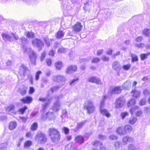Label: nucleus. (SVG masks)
Returning a JSON list of instances; mask_svg holds the SVG:
<instances>
[{
    "label": "nucleus",
    "instance_id": "4468645a",
    "mask_svg": "<svg viewBox=\"0 0 150 150\" xmlns=\"http://www.w3.org/2000/svg\"><path fill=\"white\" fill-rule=\"evenodd\" d=\"M122 89L120 86L110 87L109 92L111 94L120 93Z\"/></svg>",
    "mask_w": 150,
    "mask_h": 150
},
{
    "label": "nucleus",
    "instance_id": "603ef678",
    "mask_svg": "<svg viewBox=\"0 0 150 150\" xmlns=\"http://www.w3.org/2000/svg\"><path fill=\"white\" fill-rule=\"evenodd\" d=\"M139 108L138 106H135L134 107L132 108L130 110V112L132 115L133 113V112L138 110Z\"/></svg>",
    "mask_w": 150,
    "mask_h": 150
},
{
    "label": "nucleus",
    "instance_id": "de8ad7c7",
    "mask_svg": "<svg viewBox=\"0 0 150 150\" xmlns=\"http://www.w3.org/2000/svg\"><path fill=\"white\" fill-rule=\"evenodd\" d=\"M27 107L26 106H25L23 108H21L19 110V112L22 114H23L24 113L25 110L27 109Z\"/></svg>",
    "mask_w": 150,
    "mask_h": 150
},
{
    "label": "nucleus",
    "instance_id": "680f3d73",
    "mask_svg": "<svg viewBox=\"0 0 150 150\" xmlns=\"http://www.w3.org/2000/svg\"><path fill=\"white\" fill-rule=\"evenodd\" d=\"M46 63L48 66H50L52 64L51 60L50 59H47L46 60Z\"/></svg>",
    "mask_w": 150,
    "mask_h": 150
},
{
    "label": "nucleus",
    "instance_id": "b1692460",
    "mask_svg": "<svg viewBox=\"0 0 150 150\" xmlns=\"http://www.w3.org/2000/svg\"><path fill=\"white\" fill-rule=\"evenodd\" d=\"M124 131L125 132V134L127 133L131 132L132 130V128L131 126L129 125H127L124 127Z\"/></svg>",
    "mask_w": 150,
    "mask_h": 150
},
{
    "label": "nucleus",
    "instance_id": "dca6fc26",
    "mask_svg": "<svg viewBox=\"0 0 150 150\" xmlns=\"http://www.w3.org/2000/svg\"><path fill=\"white\" fill-rule=\"evenodd\" d=\"M6 112L9 113L10 114H15L16 113V111L15 110V107L12 104L9 105L8 106L6 109Z\"/></svg>",
    "mask_w": 150,
    "mask_h": 150
},
{
    "label": "nucleus",
    "instance_id": "09e8293b",
    "mask_svg": "<svg viewBox=\"0 0 150 150\" xmlns=\"http://www.w3.org/2000/svg\"><path fill=\"white\" fill-rule=\"evenodd\" d=\"M66 49L64 48H61L58 49V52L59 54L64 53L66 52Z\"/></svg>",
    "mask_w": 150,
    "mask_h": 150
},
{
    "label": "nucleus",
    "instance_id": "13d9d810",
    "mask_svg": "<svg viewBox=\"0 0 150 150\" xmlns=\"http://www.w3.org/2000/svg\"><path fill=\"white\" fill-rule=\"evenodd\" d=\"M136 149L135 146L132 144L129 145L128 148V150H135Z\"/></svg>",
    "mask_w": 150,
    "mask_h": 150
},
{
    "label": "nucleus",
    "instance_id": "49530a36",
    "mask_svg": "<svg viewBox=\"0 0 150 150\" xmlns=\"http://www.w3.org/2000/svg\"><path fill=\"white\" fill-rule=\"evenodd\" d=\"M132 62L137 61L138 60L137 57L135 54H132Z\"/></svg>",
    "mask_w": 150,
    "mask_h": 150
},
{
    "label": "nucleus",
    "instance_id": "1a4fd4ad",
    "mask_svg": "<svg viewBox=\"0 0 150 150\" xmlns=\"http://www.w3.org/2000/svg\"><path fill=\"white\" fill-rule=\"evenodd\" d=\"M125 101L123 97H120L117 99L115 103V107L117 108H119L122 107Z\"/></svg>",
    "mask_w": 150,
    "mask_h": 150
},
{
    "label": "nucleus",
    "instance_id": "f704fd0d",
    "mask_svg": "<svg viewBox=\"0 0 150 150\" xmlns=\"http://www.w3.org/2000/svg\"><path fill=\"white\" fill-rule=\"evenodd\" d=\"M13 64L12 62L10 60H8L6 62V67H2L3 69H7L10 67Z\"/></svg>",
    "mask_w": 150,
    "mask_h": 150
},
{
    "label": "nucleus",
    "instance_id": "338daca9",
    "mask_svg": "<svg viewBox=\"0 0 150 150\" xmlns=\"http://www.w3.org/2000/svg\"><path fill=\"white\" fill-rule=\"evenodd\" d=\"M100 60V59L98 58H94L92 61V63H95L99 62Z\"/></svg>",
    "mask_w": 150,
    "mask_h": 150
},
{
    "label": "nucleus",
    "instance_id": "473e14b6",
    "mask_svg": "<svg viewBox=\"0 0 150 150\" xmlns=\"http://www.w3.org/2000/svg\"><path fill=\"white\" fill-rule=\"evenodd\" d=\"M64 33L62 31H58L56 34V35L58 38H61L63 37L64 35Z\"/></svg>",
    "mask_w": 150,
    "mask_h": 150
},
{
    "label": "nucleus",
    "instance_id": "ddd939ff",
    "mask_svg": "<svg viewBox=\"0 0 150 150\" xmlns=\"http://www.w3.org/2000/svg\"><path fill=\"white\" fill-rule=\"evenodd\" d=\"M88 81L90 82L95 83L98 84H100L102 83L100 80L99 78L95 76L88 77Z\"/></svg>",
    "mask_w": 150,
    "mask_h": 150
},
{
    "label": "nucleus",
    "instance_id": "e2e57ef3",
    "mask_svg": "<svg viewBox=\"0 0 150 150\" xmlns=\"http://www.w3.org/2000/svg\"><path fill=\"white\" fill-rule=\"evenodd\" d=\"M72 144L71 143H70L69 144H68L67 145L65 148V150H70L72 146Z\"/></svg>",
    "mask_w": 150,
    "mask_h": 150
},
{
    "label": "nucleus",
    "instance_id": "8fccbe9b",
    "mask_svg": "<svg viewBox=\"0 0 150 150\" xmlns=\"http://www.w3.org/2000/svg\"><path fill=\"white\" fill-rule=\"evenodd\" d=\"M92 144L93 145L96 146L102 145V143H101L97 140H95L92 143Z\"/></svg>",
    "mask_w": 150,
    "mask_h": 150
},
{
    "label": "nucleus",
    "instance_id": "aec40b11",
    "mask_svg": "<svg viewBox=\"0 0 150 150\" xmlns=\"http://www.w3.org/2000/svg\"><path fill=\"white\" fill-rule=\"evenodd\" d=\"M122 140L123 144L125 145H126L127 144V142H133L134 141V139L130 137H123Z\"/></svg>",
    "mask_w": 150,
    "mask_h": 150
},
{
    "label": "nucleus",
    "instance_id": "bf43d9fd",
    "mask_svg": "<svg viewBox=\"0 0 150 150\" xmlns=\"http://www.w3.org/2000/svg\"><path fill=\"white\" fill-rule=\"evenodd\" d=\"M144 112L147 114H149L150 113V108L145 107L144 108Z\"/></svg>",
    "mask_w": 150,
    "mask_h": 150
},
{
    "label": "nucleus",
    "instance_id": "bb28decb",
    "mask_svg": "<svg viewBox=\"0 0 150 150\" xmlns=\"http://www.w3.org/2000/svg\"><path fill=\"white\" fill-rule=\"evenodd\" d=\"M17 125V123L15 122H11L9 125V129L11 130H12L15 129Z\"/></svg>",
    "mask_w": 150,
    "mask_h": 150
},
{
    "label": "nucleus",
    "instance_id": "5701e85b",
    "mask_svg": "<svg viewBox=\"0 0 150 150\" xmlns=\"http://www.w3.org/2000/svg\"><path fill=\"white\" fill-rule=\"evenodd\" d=\"M76 142L80 144H82L84 142V139L83 137L81 136H78L76 137L75 139Z\"/></svg>",
    "mask_w": 150,
    "mask_h": 150
},
{
    "label": "nucleus",
    "instance_id": "cd10ccee",
    "mask_svg": "<svg viewBox=\"0 0 150 150\" xmlns=\"http://www.w3.org/2000/svg\"><path fill=\"white\" fill-rule=\"evenodd\" d=\"M131 84L130 81H127L123 84L122 87L125 89H128L131 86Z\"/></svg>",
    "mask_w": 150,
    "mask_h": 150
},
{
    "label": "nucleus",
    "instance_id": "c03bdc74",
    "mask_svg": "<svg viewBox=\"0 0 150 150\" xmlns=\"http://www.w3.org/2000/svg\"><path fill=\"white\" fill-rule=\"evenodd\" d=\"M32 142L29 140L26 141L24 144V146L25 147H28L31 145Z\"/></svg>",
    "mask_w": 150,
    "mask_h": 150
},
{
    "label": "nucleus",
    "instance_id": "6ab92c4d",
    "mask_svg": "<svg viewBox=\"0 0 150 150\" xmlns=\"http://www.w3.org/2000/svg\"><path fill=\"white\" fill-rule=\"evenodd\" d=\"M77 67L75 65L69 66L66 69V72L67 74H70L77 70Z\"/></svg>",
    "mask_w": 150,
    "mask_h": 150
},
{
    "label": "nucleus",
    "instance_id": "3c124183",
    "mask_svg": "<svg viewBox=\"0 0 150 150\" xmlns=\"http://www.w3.org/2000/svg\"><path fill=\"white\" fill-rule=\"evenodd\" d=\"M20 39L22 43L25 44L28 42V40L24 36L22 37Z\"/></svg>",
    "mask_w": 150,
    "mask_h": 150
},
{
    "label": "nucleus",
    "instance_id": "4be33fe9",
    "mask_svg": "<svg viewBox=\"0 0 150 150\" xmlns=\"http://www.w3.org/2000/svg\"><path fill=\"white\" fill-rule=\"evenodd\" d=\"M62 86H61V84H59L54 86L48 91V92L49 93H51L52 94L54 91L59 90Z\"/></svg>",
    "mask_w": 150,
    "mask_h": 150
},
{
    "label": "nucleus",
    "instance_id": "c9c22d12",
    "mask_svg": "<svg viewBox=\"0 0 150 150\" xmlns=\"http://www.w3.org/2000/svg\"><path fill=\"white\" fill-rule=\"evenodd\" d=\"M44 40L47 47H49L50 46L51 43L52 41V40L51 39H49V38L47 37L44 38Z\"/></svg>",
    "mask_w": 150,
    "mask_h": 150
},
{
    "label": "nucleus",
    "instance_id": "79ce46f5",
    "mask_svg": "<svg viewBox=\"0 0 150 150\" xmlns=\"http://www.w3.org/2000/svg\"><path fill=\"white\" fill-rule=\"evenodd\" d=\"M135 103V100L132 99L130 100L127 103V106L129 107L130 106L134 105Z\"/></svg>",
    "mask_w": 150,
    "mask_h": 150
},
{
    "label": "nucleus",
    "instance_id": "a19ab883",
    "mask_svg": "<svg viewBox=\"0 0 150 150\" xmlns=\"http://www.w3.org/2000/svg\"><path fill=\"white\" fill-rule=\"evenodd\" d=\"M78 80L79 78H75L72 79L69 82V85L71 86L74 85L77 83Z\"/></svg>",
    "mask_w": 150,
    "mask_h": 150
},
{
    "label": "nucleus",
    "instance_id": "f257e3e1",
    "mask_svg": "<svg viewBox=\"0 0 150 150\" xmlns=\"http://www.w3.org/2000/svg\"><path fill=\"white\" fill-rule=\"evenodd\" d=\"M48 133L50 137L52 142L55 143H57L60 140L61 135L58 130L54 128L49 129Z\"/></svg>",
    "mask_w": 150,
    "mask_h": 150
},
{
    "label": "nucleus",
    "instance_id": "e433bc0d",
    "mask_svg": "<svg viewBox=\"0 0 150 150\" xmlns=\"http://www.w3.org/2000/svg\"><path fill=\"white\" fill-rule=\"evenodd\" d=\"M26 37L29 38H34L35 37L34 34L32 32H27L26 34Z\"/></svg>",
    "mask_w": 150,
    "mask_h": 150
},
{
    "label": "nucleus",
    "instance_id": "4d7b16f0",
    "mask_svg": "<svg viewBox=\"0 0 150 150\" xmlns=\"http://www.w3.org/2000/svg\"><path fill=\"white\" fill-rule=\"evenodd\" d=\"M42 73V72L40 71H38L36 73L35 75V80H38L39 79L40 75Z\"/></svg>",
    "mask_w": 150,
    "mask_h": 150
},
{
    "label": "nucleus",
    "instance_id": "9b49d317",
    "mask_svg": "<svg viewBox=\"0 0 150 150\" xmlns=\"http://www.w3.org/2000/svg\"><path fill=\"white\" fill-rule=\"evenodd\" d=\"M51 98H49L48 97L45 98H39V101L42 102H45V104L42 105V110H44L48 105L51 103Z\"/></svg>",
    "mask_w": 150,
    "mask_h": 150
},
{
    "label": "nucleus",
    "instance_id": "20e7f679",
    "mask_svg": "<svg viewBox=\"0 0 150 150\" xmlns=\"http://www.w3.org/2000/svg\"><path fill=\"white\" fill-rule=\"evenodd\" d=\"M47 138L46 136L42 133H38L35 137V141L40 144H45Z\"/></svg>",
    "mask_w": 150,
    "mask_h": 150
},
{
    "label": "nucleus",
    "instance_id": "c756f323",
    "mask_svg": "<svg viewBox=\"0 0 150 150\" xmlns=\"http://www.w3.org/2000/svg\"><path fill=\"white\" fill-rule=\"evenodd\" d=\"M62 64L61 61H58L56 62L55 64V66L56 69L58 70H60L62 67Z\"/></svg>",
    "mask_w": 150,
    "mask_h": 150
},
{
    "label": "nucleus",
    "instance_id": "0eeeda50",
    "mask_svg": "<svg viewBox=\"0 0 150 150\" xmlns=\"http://www.w3.org/2000/svg\"><path fill=\"white\" fill-rule=\"evenodd\" d=\"M12 37L9 35H8L6 33H3L2 34V36L3 39L5 41H9L10 42H12L13 41L12 38L13 37L15 40H18V37L17 35H16L13 33L11 34Z\"/></svg>",
    "mask_w": 150,
    "mask_h": 150
},
{
    "label": "nucleus",
    "instance_id": "2f4dec72",
    "mask_svg": "<svg viewBox=\"0 0 150 150\" xmlns=\"http://www.w3.org/2000/svg\"><path fill=\"white\" fill-rule=\"evenodd\" d=\"M112 66L113 68L115 70H117L120 69V65L118 61L114 62L112 64Z\"/></svg>",
    "mask_w": 150,
    "mask_h": 150
},
{
    "label": "nucleus",
    "instance_id": "7c9ffc66",
    "mask_svg": "<svg viewBox=\"0 0 150 150\" xmlns=\"http://www.w3.org/2000/svg\"><path fill=\"white\" fill-rule=\"evenodd\" d=\"M132 93H133V97L135 98L138 97L140 95L139 91H136L135 89L132 90Z\"/></svg>",
    "mask_w": 150,
    "mask_h": 150
},
{
    "label": "nucleus",
    "instance_id": "0e129e2a",
    "mask_svg": "<svg viewBox=\"0 0 150 150\" xmlns=\"http://www.w3.org/2000/svg\"><path fill=\"white\" fill-rule=\"evenodd\" d=\"M142 113V111L141 110H137L136 112V115L137 116H140Z\"/></svg>",
    "mask_w": 150,
    "mask_h": 150
},
{
    "label": "nucleus",
    "instance_id": "2eb2a0df",
    "mask_svg": "<svg viewBox=\"0 0 150 150\" xmlns=\"http://www.w3.org/2000/svg\"><path fill=\"white\" fill-rule=\"evenodd\" d=\"M55 118L54 114L52 112H48L46 114V116L42 115L41 117V119L45 120L47 118L49 120H53Z\"/></svg>",
    "mask_w": 150,
    "mask_h": 150
},
{
    "label": "nucleus",
    "instance_id": "5fc2aeb1",
    "mask_svg": "<svg viewBox=\"0 0 150 150\" xmlns=\"http://www.w3.org/2000/svg\"><path fill=\"white\" fill-rule=\"evenodd\" d=\"M131 67V65L130 64L124 65L122 67V68L124 70H129Z\"/></svg>",
    "mask_w": 150,
    "mask_h": 150
},
{
    "label": "nucleus",
    "instance_id": "774afa93",
    "mask_svg": "<svg viewBox=\"0 0 150 150\" xmlns=\"http://www.w3.org/2000/svg\"><path fill=\"white\" fill-rule=\"evenodd\" d=\"M109 138L111 140H114L117 139V137L115 135H111L110 136Z\"/></svg>",
    "mask_w": 150,
    "mask_h": 150
},
{
    "label": "nucleus",
    "instance_id": "4c0bfd02",
    "mask_svg": "<svg viewBox=\"0 0 150 150\" xmlns=\"http://www.w3.org/2000/svg\"><path fill=\"white\" fill-rule=\"evenodd\" d=\"M150 53L147 54H142L140 55V57L142 60H144L147 58L148 56L150 55Z\"/></svg>",
    "mask_w": 150,
    "mask_h": 150
},
{
    "label": "nucleus",
    "instance_id": "393cba45",
    "mask_svg": "<svg viewBox=\"0 0 150 150\" xmlns=\"http://www.w3.org/2000/svg\"><path fill=\"white\" fill-rule=\"evenodd\" d=\"M117 133L120 135H124L125 134V132L124 128L122 127H118L116 130Z\"/></svg>",
    "mask_w": 150,
    "mask_h": 150
},
{
    "label": "nucleus",
    "instance_id": "39448f33",
    "mask_svg": "<svg viewBox=\"0 0 150 150\" xmlns=\"http://www.w3.org/2000/svg\"><path fill=\"white\" fill-rule=\"evenodd\" d=\"M53 81L57 83H60L61 86L64 85L66 81V78L64 76L61 75H56L53 76Z\"/></svg>",
    "mask_w": 150,
    "mask_h": 150
},
{
    "label": "nucleus",
    "instance_id": "f03ea898",
    "mask_svg": "<svg viewBox=\"0 0 150 150\" xmlns=\"http://www.w3.org/2000/svg\"><path fill=\"white\" fill-rule=\"evenodd\" d=\"M23 49L25 53L30 54L29 58L31 64L34 65H35V62L37 58L36 53L30 48L24 47Z\"/></svg>",
    "mask_w": 150,
    "mask_h": 150
},
{
    "label": "nucleus",
    "instance_id": "72a5a7b5",
    "mask_svg": "<svg viewBox=\"0 0 150 150\" xmlns=\"http://www.w3.org/2000/svg\"><path fill=\"white\" fill-rule=\"evenodd\" d=\"M143 34L146 36H148L150 34V29H145L142 31Z\"/></svg>",
    "mask_w": 150,
    "mask_h": 150
},
{
    "label": "nucleus",
    "instance_id": "412c9836",
    "mask_svg": "<svg viewBox=\"0 0 150 150\" xmlns=\"http://www.w3.org/2000/svg\"><path fill=\"white\" fill-rule=\"evenodd\" d=\"M61 104L59 101H57L55 103L52 108V110L54 112H57L60 109Z\"/></svg>",
    "mask_w": 150,
    "mask_h": 150
},
{
    "label": "nucleus",
    "instance_id": "37998d69",
    "mask_svg": "<svg viewBox=\"0 0 150 150\" xmlns=\"http://www.w3.org/2000/svg\"><path fill=\"white\" fill-rule=\"evenodd\" d=\"M146 103V98L142 99L139 102V105H145Z\"/></svg>",
    "mask_w": 150,
    "mask_h": 150
},
{
    "label": "nucleus",
    "instance_id": "9d476101",
    "mask_svg": "<svg viewBox=\"0 0 150 150\" xmlns=\"http://www.w3.org/2000/svg\"><path fill=\"white\" fill-rule=\"evenodd\" d=\"M125 101L123 97H120L117 99L115 103V107L117 108H119L122 107Z\"/></svg>",
    "mask_w": 150,
    "mask_h": 150
},
{
    "label": "nucleus",
    "instance_id": "58836bf2",
    "mask_svg": "<svg viewBox=\"0 0 150 150\" xmlns=\"http://www.w3.org/2000/svg\"><path fill=\"white\" fill-rule=\"evenodd\" d=\"M120 142L119 141H116L114 143V146L116 150H119L120 148Z\"/></svg>",
    "mask_w": 150,
    "mask_h": 150
},
{
    "label": "nucleus",
    "instance_id": "864d4df0",
    "mask_svg": "<svg viewBox=\"0 0 150 150\" xmlns=\"http://www.w3.org/2000/svg\"><path fill=\"white\" fill-rule=\"evenodd\" d=\"M62 130L66 134H68L69 133V129L67 127H63Z\"/></svg>",
    "mask_w": 150,
    "mask_h": 150
},
{
    "label": "nucleus",
    "instance_id": "6e6552de",
    "mask_svg": "<svg viewBox=\"0 0 150 150\" xmlns=\"http://www.w3.org/2000/svg\"><path fill=\"white\" fill-rule=\"evenodd\" d=\"M32 45L34 47H37L39 50H41V48L44 46L43 43L39 39H35L33 40L32 42Z\"/></svg>",
    "mask_w": 150,
    "mask_h": 150
},
{
    "label": "nucleus",
    "instance_id": "f8f14e48",
    "mask_svg": "<svg viewBox=\"0 0 150 150\" xmlns=\"http://www.w3.org/2000/svg\"><path fill=\"white\" fill-rule=\"evenodd\" d=\"M82 28V25L79 22H77L72 26L73 30L76 33H78L81 31Z\"/></svg>",
    "mask_w": 150,
    "mask_h": 150
},
{
    "label": "nucleus",
    "instance_id": "052dcab7",
    "mask_svg": "<svg viewBox=\"0 0 150 150\" xmlns=\"http://www.w3.org/2000/svg\"><path fill=\"white\" fill-rule=\"evenodd\" d=\"M23 137H21L19 139H18V142L17 144V145L18 147H19L21 146V142L23 140Z\"/></svg>",
    "mask_w": 150,
    "mask_h": 150
},
{
    "label": "nucleus",
    "instance_id": "f3484780",
    "mask_svg": "<svg viewBox=\"0 0 150 150\" xmlns=\"http://www.w3.org/2000/svg\"><path fill=\"white\" fill-rule=\"evenodd\" d=\"M19 73L21 75L24 76L26 73L28 71V69L23 64H21L19 67Z\"/></svg>",
    "mask_w": 150,
    "mask_h": 150
},
{
    "label": "nucleus",
    "instance_id": "423d86ee",
    "mask_svg": "<svg viewBox=\"0 0 150 150\" xmlns=\"http://www.w3.org/2000/svg\"><path fill=\"white\" fill-rule=\"evenodd\" d=\"M106 98L105 96H104L102 99V100L101 101V104L100 106V111L101 113L103 115H105L108 117H109L110 116V115L108 112L105 109H103L102 107L103 106L104 102L105 99Z\"/></svg>",
    "mask_w": 150,
    "mask_h": 150
},
{
    "label": "nucleus",
    "instance_id": "a878e982",
    "mask_svg": "<svg viewBox=\"0 0 150 150\" xmlns=\"http://www.w3.org/2000/svg\"><path fill=\"white\" fill-rule=\"evenodd\" d=\"M8 143L6 142L1 143L0 144V150H6L7 149Z\"/></svg>",
    "mask_w": 150,
    "mask_h": 150
},
{
    "label": "nucleus",
    "instance_id": "6e6d98bb",
    "mask_svg": "<svg viewBox=\"0 0 150 150\" xmlns=\"http://www.w3.org/2000/svg\"><path fill=\"white\" fill-rule=\"evenodd\" d=\"M145 44L143 43H141L138 44H136L135 46L138 48H143L145 47Z\"/></svg>",
    "mask_w": 150,
    "mask_h": 150
},
{
    "label": "nucleus",
    "instance_id": "a211bd4d",
    "mask_svg": "<svg viewBox=\"0 0 150 150\" xmlns=\"http://www.w3.org/2000/svg\"><path fill=\"white\" fill-rule=\"evenodd\" d=\"M32 100V98L30 96H27L20 99V101L24 104H30Z\"/></svg>",
    "mask_w": 150,
    "mask_h": 150
},
{
    "label": "nucleus",
    "instance_id": "c85d7f7f",
    "mask_svg": "<svg viewBox=\"0 0 150 150\" xmlns=\"http://www.w3.org/2000/svg\"><path fill=\"white\" fill-rule=\"evenodd\" d=\"M137 120V119L136 117H131L129 119V123L131 125H133L136 122Z\"/></svg>",
    "mask_w": 150,
    "mask_h": 150
},
{
    "label": "nucleus",
    "instance_id": "ea45409f",
    "mask_svg": "<svg viewBox=\"0 0 150 150\" xmlns=\"http://www.w3.org/2000/svg\"><path fill=\"white\" fill-rule=\"evenodd\" d=\"M38 124L36 122L33 123L31 125V129L32 131H35L36 130L37 128Z\"/></svg>",
    "mask_w": 150,
    "mask_h": 150
},
{
    "label": "nucleus",
    "instance_id": "69168bd1",
    "mask_svg": "<svg viewBox=\"0 0 150 150\" xmlns=\"http://www.w3.org/2000/svg\"><path fill=\"white\" fill-rule=\"evenodd\" d=\"M46 56V53L45 52H43L41 54L40 60L41 61H43L45 59Z\"/></svg>",
    "mask_w": 150,
    "mask_h": 150
},
{
    "label": "nucleus",
    "instance_id": "a18cd8bd",
    "mask_svg": "<svg viewBox=\"0 0 150 150\" xmlns=\"http://www.w3.org/2000/svg\"><path fill=\"white\" fill-rule=\"evenodd\" d=\"M129 115V113L127 112H123L121 114V116L122 119H125L127 116Z\"/></svg>",
    "mask_w": 150,
    "mask_h": 150
},
{
    "label": "nucleus",
    "instance_id": "7ed1b4c3",
    "mask_svg": "<svg viewBox=\"0 0 150 150\" xmlns=\"http://www.w3.org/2000/svg\"><path fill=\"white\" fill-rule=\"evenodd\" d=\"M83 106L86 109L88 114H90L93 113L95 111V108L92 101L90 100H87L84 103Z\"/></svg>",
    "mask_w": 150,
    "mask_h": 150
}]
</instances>
